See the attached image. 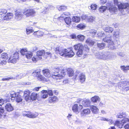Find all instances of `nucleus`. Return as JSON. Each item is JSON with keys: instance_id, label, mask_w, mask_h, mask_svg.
Returning a JSON list of instances; mask_svg holds the SVG:
<instances>
[{"instance_id": "obj_46", "label": "nucleus", "mask_w": 129, "mask_h": 129, "mask_svg": "<svg viewBox=\"0 0 129 129\" xmlns=\"http://www.w3.org/2000/svg\"><path fill=\"white\" fill-rule=\"evenodd\" d=\"M26 57L28 59H30L32 56V53L31 52H27L25 54Z\"/></svg>"}, {"instance_id": "obj_56", "label": "nucleus", "mask_w": 129, "mask_h": 129, "mask_svg": "<svg viewBox=\"0 0 129 129\" xmlns=\"http://www.w3.org/2000/svg\"><path fill=\"white\" fill-rule=\"evenodd\" d=\"M39 59L37 56H35L33 57L32 60L34 62H36Z\"/></svg>"}, {"instance_id": "obj_23", "label": "nucleus", "mask_w": 129, "mask_h": 129, "mask_svg": "<svg viewBox=\"0 0 129 129\" xmlns=\"http://www.w3.org/2000/svg\"><path fill=\"white\" fill-rule=\"evenodd\" d=\"M43 72L44 75L47 77H49L51 76L50 71L48 69H45L43 70Z\"/></svg>"}, {"instance_id": "obj_24", "label": "nucleus", "mask_w": 129, "mask_h": 129, "mask_svg": "<svg viewBox=\"0 0 129 129\" xmlns=\"http://www.w3.org/2000/svg\"><path fill=\"white\" fill-rule=\"evenodd\" d=\"M47 90H43L41 92V98L43 99H45L48 96Z\"/></svg>"}, {"instance_id": "obj_64", "label": "nucleus", "mask_w": 129, "mask_h": 129, "mask_svg": "<svg viewBox=\"0 0 129 129\" xmlns=\"http://www.w3.org/2000/svg\"><path fill=\"white\" fill-rule=\"evenodd\" d=\"M124 127L125 129H129V124H126L124 126Z\"/></svg>"}, {"instance_id": "obj_19", "label": "nucleus", "mask_w": 129, "mask_h": 129, "mask_svg": "<svg viewBox=\"0 0 129 129\" xmlns=\"http://www.w3.org/2000/svg\"><path fill=\"white\" fill-rule=\"evenodd\" d=\"M45 54V51L44 50H39L37 53V55L39 59H42V56L44 55Z\"/></svg>"}, {"instance_id": "obj_62", "label": "nucleus", "mask_w": 129, "mask_h": 129, "mask_svg": "<svg viewBox=\"0 0 129 129\" xmlns=\"http://www.w3.org/2000/svg\"><path fill=\"white\" fill-rule=\"evenodd\" d=\"M98 36L99 37H103L104 36H105V34L103 32L102 33H98Z\"/></svg>"}, {"instance_id": "obj_59", "label": "nucleus", "mask_w": 129, "mask_h": 129, "mask_svg": "<svg viewBox=\"0 0 129 129\" xmlns=\"http://www.w3.org/2000/svg\"><path fill=\"white\" fill-rule=\"evenodd\" d=\"M102 53H100L99 52L98 55L97 56H96V58L99 59H102Z\"/></svg>"}, {"instance_id": "obj_63", "label": "nucleus", "mask_w": 129, "mask_h": 129, "mask_svg": "<svg viewBox=\"0 0 129 129\" xmlns=\"http://www.w3.org/2000/svg\"><path fill=\"white\" fill-rule=\"evenodd\" d=\"M121 121H116L115 123V125H116L117 126H118L119 125Z\"/></svg>"}, {"instance_id": "obj_28", "label": "nucleus", "mask_w": 129, "mask_h": 129, "mask_svg": "<svg viewBox=\"0 0 129 129\" xmlns=\"http://www.w3.org/2000/svg\"><path fill=\"white\" fill-rule=\"evenodd\" d=\"M90 101L88 99L83 100L82 102V105L85 107L88 106L89 105Z\"/></svg>"}, {"instance_id": "obj_49", "label": "nucleus", "mask_w": 129, "mask_h": 129, "mask_svg": "<svg viewBox=\"0 0 129 129\" xmlns=\"http://www.w3.org/2000/svg\"><path fill=\"white\" fill-rule=\"evenodd\" d=\"M15 78H13L12 77H6L2 78V80L4 81H8L10 79H14Z\"/></svg>"}, {"instance_id": "obj_57", "label": "nucleus", "mask_w": 129, "mask_h": 129, "mask_svg": "<svg viewBox=\"0 0 129 129\" xmlns=\"http://www.w3.org/2000/svg\"><path fill=\"white\" fill-rule=\"evenodd\" d=\"M117 54L118 55L122 57L124 56L125 55V54L123 52H118L117 53Z\"/></svg>"}, {"instance_id": "obj_20", "label": "nucleus", "mask_w": 129, "mask_h": 129, "mask_svg": "<svg viewBox=\"0 0 129 129\" xmlns=\"http://www.w3.org/2000/svg\"><path fill=\"white\" fill-rule=\"evenodd\" d=\"M90 113V111L89 109H85L81 112V115L83 116H86L89 114Z\"/></svg>"}, {"instance_id": "obj_52", "label": "nucleus", "mask_w": 129, "mask_h": 129, "mask_svg": "<svg viewBox=\"0 0 129 129\" xmlns=\"http://www.w3.org/2000/svg\"><path fill=\"white\" fill-rule=\"evenodd\" d=\"M7 101V100H4L3 99H0V105L2 106L5 103H6Z\"/></svg>"}, {"instance_id": "obj_37", "label": "nucleus", "mask_w": 129, "mask_h": 129, "mask_svg": "<svg viewBox=\"0 0 129 129\" xmlns=\"http://www.w3.org/2000/svg\"><path fill=\"white\" fill-rule=\"evenodd\" d=\"M121 68L123 71L124 72H126L128 70H129V66H122L120 67Z\"/></svg>"}, {"instance_id": "obj_32", "label": "nucleus", "mask_w": 129, "mask_h": 129, "mask_svg": "<svg viewBox=\"0 0 129 129\" xmlns=\"http://www.w3.org/2000/svg\"><path fill=\"white\" fill-rule=\"evenodd\" d=\"M113 29L112 28L109 27H106L104 28V31L109 33H111L113 31Z\"/></svg>"}, {"instance_id": "obj_11", "label": "nucleus", "mask_w": 129, "mask_h": 129, "mask_svg": "<svg viewBox=\"0 0 129 129\" xmlns=\"http://www.w3.org/2000/svg\"><path fill=\"white\" fill-rule=\"evenodd\" d=\"M36 13V11L33 9H29L26 10L24 11V14L27 17L30 16H34Z\"/></svg>"}, {"instance_id": "obj_51", "label": "nucleus", "mask_w": 129, "mask_h": 129, "mask_svg": "<svg viewBox=\"0 0 129 129\" xmlns=\"http://www.w3.org/2000/svg\"><path fill=\"white\" fill-rule=\"evenodd\" d=\"M56 99V96H54V97L51 98L50 99L49 101L50 102H55Z\"/></svg>"}, {"instance_id": "obj_5", "label": "nucleus", "mask_w": 129, "mask_h": 129, "mask_svg": "<svg viewBox=\"0 0 129 129\" xmlns=\"http://www.w3.org/2000/svg\"><path fill=\"white\" fill-rule=\"evenodd\" d=\"M114 3L115 5H117L118 9L120 11L122 14H124V10L126 9L129 6L128 3H120V4H118V2L117 0H114Z\"/></svg>"}, {"instance_id": "obj_47", "label": "nucleus", "mask_w": 129, "mask_h": 129, "mask_svg": "<svg viewBox=\"0 0 129 129\" xmlns=\"http://www.w3.org/2000/svg\"><path fill=\"white\" fill-rule=\"evenodd\" d=\"M28 51L26 49H22L20 51V53L21 55H24L26 54V53Z\"/></svg>"}, {"instance_id": "obj_36", "label": "nucleus", "mask_w": 129, "mask_h": 129, "mask_svg": "<svg viewBox=\"0 0 129 129\" xmlns=\"http://www.w3.org/2000/svg\"><path fill=\"white\" fill-rule=\"evenodd\" d=\"M100 98L97 96H94L91 98V100L94 103H96L98 101H99Z\"/></svg>"}, {"instance_id": "obj_60", "label": "nucleus", "mask_w": 129, "mask_h": 129, "mask_svg": "<svg viewBox=\"0 0 129 129\" xmlns=\"http://www.w3.org/2000/svg\"><path fill=\"white\" fill-rule=\"evenodd\" d=\"M48 94L50 96H52L53 95V93L52 90H48L47 91Z\"/></svg>"}, {"instance_id": "obj_54", "label": "nucleus", "mask_w": 129, "mask_h": 129, "mask_svg": "<svg viewBox=\"0 0 129 129\" xmlns=\"http://www.w3.org/2000/svg\"><path fill=\"white\" fill-rule=\"evenodd\" d=\"M26 31L27 34H29L30 33L34 31V30L33 29H30L29 28H27L26 29Z\"/></svg>"}, {"instance_id": "obj_17", "label": "nucleus", "mask_w": 129, "mask_h": 129, "mask_svg": "<svg viewBox=\"0 0 129 129\" xmlns=\"http://www.w3.org/2000/svg\"><path fill=\"white\" fill-rule=\"evenodd\" d=\"M13 17V14L12 13H8L3 17L2 19L4 20H9L12 19Z\"/></svg>"}, {"instance_id": "obj_40", "label": "nucleus", "mask_w": 129, "mask_h": 129, "mask_svg": "<svg viewBox=\"0 0 129 129\" xmlns=\"http://www.w3.org/2000/svg\"><path fill=\"white\" fill-rule=\"evenodd\" d=\"M40 74V72L39 70H35L33 72V73L32 75L34 76L37 77Z\"/></svg>"}, {"instance_id": "obj_55", "label": "nucleus", "mask_w": 129, "mask_h": 129, "mask_svg": "<svg viewBox=\"0 0 129 129\" xmlns=\"http://www.w3.org/2000/svg\"><path fill=\"white\" fill-rule=\"evenodd\" d=\"M4 108L2 106L0 107V115H1V117L2 116V114L4 113Z\"/></svg>"}, {"instance_id": "obj_21", "label": "nucleus", "mask_w": 129, "mask_h": 129, "mask_svg": "<svg viewBox=\"0 0 129 129\" xmlns=\"http://www.w3.org/2000/svg\"><path fill=\"white\" fill-rule=\"evenodd\" d=\"M109 52H106L102 53V59L107 60H109Z\"/></svg>"}, {"instance_id": "obj_45", "label": "nucleus", "mask_w": 129, "mask_h": 129, "mask_svg": "<svg viewBox=\"0 0 129 129\" xmlns=\"http://www.w3.org/2000/svg\"><path fill=\"white\" fill-rule=\"evenodd\" d=\"M54 7L53 6H50L47 8H45L44 9V10L46 12H47L48 11H49L50 10H52L53 9Z\"/></svg>"}, {"instance_id": "obj_44", "label": "nucleus", "mask_w": 129, "mask_h": 129, "mask_svg": "<svg viewBox=\"0 0 129 129\" xmlns=\"http://www.w3.org/2000/svg\"><path fill=\"white\" fill-rule=\"evenodd\" d=\"M85 27V26L83 24H78L77 26L78 29H84Z\"/></svg>"}, {"instance_id": "obj_42", "label": "nucleus", "mask_w": 129, "mask_h": 129, "mask_svg": "<svg viewBox=\"0 0 129 129\" xmlns=\"http://www.w3.org/2000/svg\"><path fill=\"white\" fill-rule=\"evenodd\" d=\"M101 120L109 122V124H111L114 123L113 121L111 119H106L105 118H103L102 119H101Z\"/></svg>"}, {"instance_id": "obj_34", "label": "nucleus", "mask_w": 129, "mask_h": 129, "mask_svg": "<svg viewBox=\"0 0 129 129\" xmlns=\"http://www.w3.org/2000/svg\"><path fill=\"white\" fill-rule=\"evenodd\" d=\"M15 100L16 102L18 103H20L22 101V99L21 96L18 94L17 95H16Z\"/></svg>"}, {"instance_id": "obj_10", "label": "nucleus", "mask_w": 129, "mask_h": 129, "mask_svg": "<svg viewBox=\"0 0 129 129\" xmlns=\"http://www.w3.org/2000/svg\"><path fill=\"white\" fill-rule=\"evenodd\" d=\"M129 85V81H126L123 82H121L119 83L118 85V87L120 89L122 88L124 90L127 91L129 90V86L124 87L127 85Z\"/></svg>"}, {"instance_id": "obj_30", "label": "nucleus", "mask_w": 129, "mask_h": 129, "mask_svg": "<svg viewBox=\"0 0 129 129\" xmlns=\"http://www.w3.org/2000/svg\"><path fill=\"white\" fill-rule=\"evenodd\" d=\"M78 105L75 104L72 107V110L73 112L76 114H78L79 112V110Z\"/></svg>"}, {"instance_id": "obj_48", "label": "nucleus", "mask_w": 129, "mask_h": 129, "mask_svg": "<svg viewBox=\"0 0 129 129\" xmlns=\"http://www.w3.org/2000/svg\"><path fill=\"white\" fill-rule=\"evenodd\" d=\"M7 12L6 10L5 9H2L0 10V15H2L4 14H6Z\"/></svg>"}, {"instance_id": "obj_4", "label": "nucleus", "mask_w": 129, "mask_h": 129, "mask_svg": "<svg viewBox=\"0 0 129 129\" xmlns=\"http://www.w3.org/2000/svg\"><path fill=\"white\" fill-rule=\"evenodd\" d=\"M103 41L106 43L107 47L109 49L111 50H113L116 49L114 42L112 39V38L111 36H107L103 38Z\"/></svg>"}, {"instance_id": "obj_12", "label": "nucleus", "mask_w": 129, "mask_h": 129, "mask_svg": "<svg viewBox=\"0 0 129 129\" xmlns=\"http://www.w3.org/2000/svg\"><path fill=\"white\" fill-rule=\"evenodd\" d=\"M8 57L7 54L4 53L2 54L0 57V65H4L6 64V60Z\"/></svg>"}, {"instance_id": "obj_14", "label": "nucleus", "mask_w": 129, "mask_h": 129, "mask_svg": "<svg viewBox=\"0 0 129 129\" xmlns=\"http://www.w3.org/2000/svg\"><path fill=\"white\" fill-rule=\"evenodd\" d=\"M81 18L82 20H85L88 22H93L94 21L95 17L92 16L85 15L82 16Z\"/></svg>"}, {"instance_id": "obj_25", "label": "nucleus", "mask_w": 129, "mask_h": 129, "mask_svg": "<svg viewBox=\"0 0 129 129\" xmlns=\"http://www.w3.org/2000/svg\"><path fill=\"white\" fill-rule=\"evenodd\" d=\"M90 108L91 111L93 113L96 114L98 112L99 110L96 106H91L90 107Z\"/></svg>"}, {"instance_id": "obj_7", "label": "nucleus", "mask_w": 129, "mask_h": 129, "mask_svg": "<svg viewBox=\"0 0 129 129\" xmlns=\"http://www.w3.org/2000/svg\"><path fill=\"white\" fill-rule=\"evenodd\" d=\"M15 12L14 16V20L15 21H19L21 20L23 18L24 15L21 11L16 10L15 11Z\"/></svg>"}, {"instance_id": "obj_35", "label": "nucleus", "mask_w": 129, "mask_h": 129, "mask_svg": "<svg viewBox=\"0 0 129 129\" xmlns=\"http://www.w3.org/2000/svg\"><path fill=\"white\" fill-rule=\"evenodd\" d=\"M86 43L90 45H94L95 42L90 38L88 39L86 41Z\"/></svg>"}, {"instance_id": "obj_6", "label": "nucleus", "mask_w": 129, "mask_h": 129, "mask_svg": "<svg viewBox=\"0 0 129 129\" xmlns=\"http://www.w3.org/2000/svg\"><path fill=\"white\" fill-rule=\"evenodd\" d=\"M70 15L69 13H64L59 17L58 18V19L63 20L64 19L66 24L70 26L71 22V19L69 17H68L64 18L66 16H69Z\"/></svg>"}, {"instance_id": "obj_41", "label": "nucleus", "mask_w": 129, "mask_h": 129, "mask_svg": "<svg viewBox=\"0 0 129 129\" xmlns=\"http://www.w3.org/2000/svg\"><path fill=\"white\" fill-rule=\"evenodd\" d=\"M77 39L80 41H82L84 39V36L82 35H79L77 36Z\"/></svg>"}, {"instance_id": "obj_58", "label": "nucleus", "mask_w": 129, "mask_h": 129, "mask_svg": "<svg viewBox=\"0 0 129 129\" xmlns=\"http://www.w3.org/2000/svg\"><path fill=\"white\" fill-rule=\"evenodd\" d=\"M64 7L58 6L57 7V8L58 9V10H59V11H62L63 10Z\"/></svg>"}, {"instance_id": "obj_39", "label": "nucleus", "mask_w": 129, "mask_h": 129, "mask_svg": "<svg viewBox=\"0 0 129 129\" xmlns=\"http://www.w3.org/2000/svg\"><path fill=\"white\" fill-rule=\"evenodd\" d=\"M107 8L106 6H102L100 7L99 9V11L101 13H103L105 11Z\"/></svg>"}, {"instance_id": "obj_33", "label": "nucleus", "mask_w": 129, "mask_h": 129, "mask_svg": "<svg viewBox=\"0 0 129 129\" xmlns=\"http://www.w3.org/2000/svg\"><path fill=\"white\" fill-rule=\"evenodd\" d=\"M120 32L119 31H114L113 33V36L114 38L118 39L119 37Z\"/></svg>"}, {"instance_id": "obj_61", "label": "nucleus", "mask_w": 129, "mask_h": 129, "mask_svg": "<svg viewBox=\"0 0 129 129\" xmlns=\"http://www.w3.org/2000/svg\"><path fill=\"white\" fill-rule=\"evenodd\" d=\"M97 5L95 4L92 5L91 6V8L92 9L95 10L96 9Z\"/></svg>"}, {"instance_id": "obj_1", "label": "nucleus", "mask_w": 129, "mask_h": 129, "mask_svg": "<svg viewBox=\"0 0 129 129\" xmlns=\"http://www.w3.org/2000/svg\"><path fill=\"white\" fill-rule=\"evenodd\" d=\"M66 74V71L64 70L63 67L59 65L57 67V83L58 84L63 85L68 82V80L67 79L63 81L59 80L64 77Z\"/></svg>"}, {"instance_id": "obj_43", "label": "nucleus", "mask_w": 129, "mask_h": 129, "mask_svg": "<svg viewBox=\"0 0 129 129\" xmlns=\"http://www.w3.org/2000/svg\"><path fill=\"white\" fill-rule=\"evenodd\" d=\"M97 45L98 47L100 49H102L104 48L105 44L104 43H97Z\"/></svg>"}, {"instance_id": "obj_18", "label": "nucleus", "mask_w": 129, "mask_h": 129, "mask_svg": "<svg viewBox=\"0 0 129 129\" xmlns=\"http://www.w3.org/2000/svg\"><path fill=\"white\" fill-rule=\"evenodd\" d=\"M6 110L9 112H10L13 110L14 108L11 105L10 103L6 104L5 106Z\"/></svg>"}, {"instance_id": "obj_50", "label": "nucleus", "mask_w": 129, "mask_h": 129, "mask_svg": "<svg viewBox=\"0 0 129 129\" xmlns=\"http://www.w3.org/2000/svg\"><path fill=\"white\" fill-rule=\"evenodd\" d=\"M38 79L41 81H42L44 80V77L40 74L37 77Z\"/></svg>"}, {"instance_id": "obj_9", "label": "nucleus", "mask_w": 129, "mask_h": 129, "mask_svg": "<svg viewBox=\"0 0 129 129\" xmlns=\"http://www.w3.org/2000/svg\"><path fill=\"white\" fill-rule=\"evenodd\" d=\"M19 51L18 50L15 52L13 55H12L9 58L8 60L9 62L14 63L16 62L17 59L18 58V54Z\"/></svg>"}, {"instance_id": "obj_3", "label": "nucleus", "mask_w": 129, "mask_h": 129, "mask_svg": "<svg viewBox=\"0 0 129 129\" xmlns=\"http://www.w3.org/2000/svg\"><path fill=\"white\" fill-rule=\"evenodd\" d=\"M60 47L58 48V50L59 52L60 55L63 56L69 57H72L74 56V53L72 50H70L69 49H60Z\"/></svg>"}, {"instance_id": "obj_31", "label": "nucleus", "mask_w": 129, "mask_h": 129, "mask_svg": "<svg viewBox=\"0 0 129 129\" xmlns=\"http://www.w3.org/2000/svg\"><path fill=\"white\" fill-rule=\"evenodd\" d=\"M11 97V100H14L16 97V95L18 94V93H16L14 91H12L10 93Z\"/></svg>"}, {"instance_id": "obj_26", "label": "nucleus", "mask_w": 129, "mask_h": 129, "mask_svg": "<svg viewBox=\"0 0 129 129\" xmlns=\"http://www.w3.org/2000/svg\"><path fill=\"white\" fill-rule=\"evenodd\" d=\"M72 20L73 22L76 23H78L80 22V18L79 16H73L72 18Z\"/></svg>"}, {"instance_id": "obj_27", "label": "nucleus", "mask_w": 129, "mask_h": 129, "mask_svg": "<svg viewBox=\"0 0 129 129\" xmlns=\"http://www.w3.org/2000/svg\"><path fill=\"white\" fill-rule=\"evenodd\" d=\"M37 97V94L35 92H33L30 96V98L32 100H35Z\"/></svg>"}, {"instance_id": "obj_53", "label": "nucleus", "mask_w": 129, "mask_h": 129, "mask_svg": "<svg viewBox=\"0 0 129 129\" xmlns=\"http://www.w3.org/2000/svg\"><path fill=\"white\" fill-rule=\"evenodd\" d=\"M25 75V74L23 75L22 74H20L19 75H17L16 76V78L17 79L21 78Z\"/></svg>"}, {"instance_id": "obj_16", "label": "nucleus", "mask_w": 129, "mask_h": 129, "mask_svg": "<svg viewBox=\"0 0 129 129\" xmlns=\"http://www.w3.org/2000/svg\"><path fill=\"white\" fill-rule=\"evenodd\" d=\"M78 78V80L80 82L82 83H83L85 81L86 76L84 74L81 73L79 74Z\"/></svg>"}, {"instance_id": "obj_2", "label": "nucleus", "mask_w": 129, "mask_h": 129, "mask_svg": "<svg viewBox=\"0 0 129 129\" xmlns=\"http://www.w3.org/2000/svg\"><path fill=\"white\" fill-rule=\"evenodd\" d=\"M74 49L75 50H78L77 52V56L80 57V56L84 53L83 51H85L86 52H88L89 49L86 45L83 46L81 44H79L74 46Z\"/></svg>"}, {"instance_id": "obj_13", "label": "nucleus", "mask_w": 129, "mask_h": 129, "mask_svg": "<svg viewBox=\"0 0 129 129\" xmlns=\"http://www.w3.org/2000/svg\"><path fill=\"white\" fill-rule=\"evenodd\" d=\"M23 116H26L30 118H34L37 116L38 115V113H32L30 112L24 111L23 112Z\"/></svg>"}, {"instance_id": "obj_29", "label": "nucleus", "mask_w": 129, "mask_h": 129, "mask_svg": "<svg viewBox=\"0 0 129 129\" xmlns=\"http://www.w3.org/2000/svg\"><path fill=\"white\" fill-rule=\"evenodd\" d=\"M67 72L68 76L70 77H71L73 76L74 71L72 69L69 68L67 70Z\"/></svg>"}, {"instance_id": "obj_22", "label": "nucleus", "mask_w": 129, "mask_h": 129, "mask_svg": "<svg viewBox=\"0 0 129 129\" xmlns=\"http://www.w3.org/2000/svg\"><path fill=\"white\" fill-rule=\"evenodd\" d=\"M30 92L29 90H27L24 92V96L25 97V100L26 101L28 100L30 96H29V94Z\"/></svg>"}, {"instance_id": "obj_8", "label": "nucleus", "mask_w": 129, "mask_h": 129, "mask_svg": "<svg viewBox=\"0 0 129 129\" xmlns=\"http://www.w3.org/2000/svg\"><path fill=\"white\" fill-rule=\"evenodd\" d=\"M116 116L117 118H122L123 117L124 118L121 121L122 122V124H124L125 123L129 121V119L128 118L126 117H127V115L126 113L125 112H122V113H118Z\"/></svg>"}, {"instance_id": "obj_15", "label": "nucleus", "mask_w": 129, "mask_h": 129, "mask_svg": "<svg viewBox=\"0 0 129 129\" xmlns=\"http://www.w3.org/2000/svg\"><path fill=\"white\" fill-rule=\"evenodd\" d=\"M108 4L110 5V6H108L107 8L108 9H109V10L111 13L113 14L117 12V8L116 7L112 6L111 3H109Z\"/></svg>"}, {"instance_id": "obj_38", "label": "nucleus", "mask_w": 129, "mask_h": 129, "mask_svg": "<svg viewBox=\"0 0 129 129\" xmlns=\"http://www.w3.org/2000/svg\"><path fill=\"white\" fill-rule=\"evenodd\" d=\"M116 57V54L114 53H109V60L113 59H114Z\"/></svg>"}]
</instances>
